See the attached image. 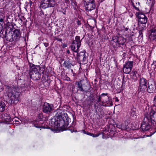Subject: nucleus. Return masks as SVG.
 Masks as SVG:
<instances>
[{
    "mask_svg": "<svg viewBox=\"0 0 156 156\" xmlns=\"http://www.w3.org/2000/svg\"><path fill=\"white\" fill-rule=\"evenodd\" d=\"M84 4L85 9L88 11H91L94 9L95 8V3H84Z\"/></svg>",
    "mask_w": 156,
    "mask_h": 156,
    "instance_id": "obj_13",
    "label": "nucleus"
},
{
    "mask_svg": "<svg viewBox=\"0 0 156 156\" xmlns=\"http://www.w3.org/2000/svg\"><path fill=\"white\" fill-rule=\"evenodd\" d=\"M75 47H76V46H75Z\"/></svg>",
    "mask_w": 156,
    "mask_h": 156,
    "instance_id": "obj_38",
    "label": "nucleus"
},
{
    "mask_svg": "<svg viewBox=\"0 0 156 156\" xmlns=\"http://www.w3.org/2000/svg\"><path fill=\"white\" fill-rule=\"evenodd\" d=\"M3 21V20L2 19H0V22H2Z\"/></svg>",
    "mask_w": 156,
    "mask_h": 156,
    "instance_id": "obj_34",
    "label": "nucleus"
},
{
    "mask_svg": "<svg viewBox=\"0 0 156 156\" xmlns=\"http://www.w3.org/2000/svg\"><path fill=\"white\" fill-rule=\"evenodd\" d=\"M156 89L155 84L153 81H151L149 82L147 91L150 93H153L154 92Z\"/></svg>",
    "mask_w": 156,
    "mask_h": 156,
    "instance_id": "obj_11",
    "label": "nucleus"
},
{
    "mask_svg": "<svg viewBox=\"0 0 156 156\" xmlns=\"http://www.w3.org/2000/svg\"><path fill=\"white\" fill-rule=\"evenodd\" d=\"M77 24L79 25H80L81 24V23L80 21H77Z\"/></svg>",
    "mask_w": 156,
    "mask_h": 156,
    "instance_id": "obj_30",
    "label": "nucleus"
},
{
    "mask_svg": "<svg viewBox=\"0 0 156 156\" xmlns=\"http://www.w3.org/2000/svg\"><path fill=\"white\" fill-rule=\"evenodd\" d=\"M31 70L32 71V73H36L38 72V69L35 67L34 66L32 68Z\"/></svg>",
    "mask_w": 156,
    "mask_h": 156,
    "instance_id": "obj_22",
    "label": "nucleus"
},
{
    "mask_svg": "<svg viewBox=\"0 0 156 156\" xmlns=\"http://www.w3.org/2000/svg\"><path fill=\"white\" fill-rule=\"evenodd\" d=\"M44 45L46 47H47L48 46V44L47 43H45L44 44Z\"/></svg>",
    "mask_w": 156,
    "mask_h": 156,
    "instance_id": "obj_33",
    "label": "nucleus"
},
{
    "mask_svg": "<svg viewBox=\"0 0 156 156\" xmlns=\"http://www.w3.org/2000/svg\"><path fill=\"white\" fill-rule=\"evenodd\" d=\"M55 4V0H42L41 6L44 9L48 7H53Z\"/></svg>",
    "mask_w": 156,
    "mask_h": 156,
    "instance_id": "obj_4",
    "label": "nucleus"
},
{
    "mask_svg": "<svg viewBox=\"0 0 156 156\" xmlns=\"http://www.w3.org/2000/svg\"><path fill=\"white\" fill-rule=\"evenodd\" d=\"M78 87L79 88V90L80 91H82L83 90L82 87V84L80 82H79L78 84Z\"/></svg>",
    "mask_w": 156,
    "mask_h": 156,
    "instance_id": "obj_24",
    "label": "nucleus"
},
{
    "mask_svg": "<svg viewBox=\"0 0 156 156\" xmlns=\"http://www.w3.org/2000/svg\"><path fill=\"white\" fill-rule=\"evenodd\" d=\"M12 39H8V40L9 41H17L20 38V34L19 30L17 29H16L13 31L12 33Z\"/></svg>",
    "mask_w": 156,
    "mask_h": 156,
    "instance_id": "obj_8",
    "label": "nucleus"
},
{
    "mask_svg": "<svg viewBox=\"0 0 156 156\" xmlns=\"http://www.w3.org/2000/svg\"><path fill=\"white\" fill-rule=\"evenodd\" d=\"M66 2H68L69 1V0H64ZM71 1H73V0H71Z\"/></svg>",
    "mask_w": 156,
    "mask_h": 156,
    "instance_id": "obj_35",
    "label": "nucleus"
},
{
    "mask_svg": "<svg viewBox=\"0 0 156 156\" xmlns=\"http://www.w3.org/2000/svg\"><path fill=\"white\" fill-rule=\"evenodd\" d=\"M100 135V134H93V135L92 136L94 137H96Z\"/></svg>",
    "mask_w": 156,
    "mask_h": 156,
    "instance_id": "obj_27",
    "label": "nucleus"
},
{
    "mask_svg": "<svg viewBox=\"0 0 156 156\" xmlns=\"http://www.w3.org/2000/svg\"><path fill=\"white\" fill-rule=\"evenodd\" d=\"M147 22V18H145L144 19H140L139 20V23L141 24H145Z\"/></svg>",
    "mask_w": 156,
    "mask_h": 156,
    "instance_id": "obj_18",
    "label": "nucleus"
},
{
    "mask_svg": "<svg viewBox=\"0 0 156 156\" xmlns=\"http://www.w3.org/2000/svg\"><path fill=\"white\" fill-rule=\"evenodd\" d=\"M149 38L152 42H156V29H153L151 30V33Z\"/></svg>",
    "mask_w": 156,
    "mask_h": 156,
    "instance_id": "obj_12",
    "label": "nucleus"
},
{
    "mask_svg": "<svg viewBox=\"0 0 156 156\" xmlns=\"http://www.w3.org/2000/svg\"><path fill=\"white\" fill-rule=\"evenodd\" d=\"M132 5L133 7L136 10H138L139 8L137 6L139 5V3L138 2V0H131Z\"/></svg>",
    "mask_w": 156,
    "mask_h": 156,
    "instance_id": "obj_16",
    "label": "nucleus"
},
{
    "mask_svg": "<svg viewBox=\"0 0 156 156\" xmlns=\"http://www.w3.org/2000/svg\"><path fill=\"white\" fill-rule=\"evenodd\" d=\"M136 15L138 17L139 20L140 19H144L147 17L144 14H142L140 12H136Z\"/></svg>",
    "mask_w": 156,
    "mask_h": 156,
    "instance_id": "obj_17",
    "label": "nucleus"
},
{
    "mask_svg": "<svg viewBox=\"0 0 156 156\" xmlns=\"http://www.w3.org/2000/svg\"><path fill=\"white\" fill-rule=\"evenodd\" d=\"M147 80L143 78H140L139 80V86L138 90L139 91H145L147 89Z\"/></svg>",
    "mask_w": 156,
    "mask_h": 156,
    "instance_id": "obj_7",
    "label": "nucleus"
},
{
    "mask_svg": "<svg viewBox=\"0 0 156 156\" xmlns=\"http://www.w3.org/2000/svg\"><path fill=\"white\" fill-rule=\"evenodd\" d=\"M77 45H78L77 43H75V44H73V41L72 43V45L71 46V49L72 51H73L76 52V50L77 49L76 47H75V46H76Z\"/></svg>",
    "mask_w": 156,
    "mask_h": 156,
    "instance_id": "obj_20",
    "label": "nucleus"
},
{
    "mask_svg": "<svg viewBox=\"0 0 156 156\" xmlns=\"http://www.w3.org/2000/svg\"><path fill=\"white\" fill-rule=\"evenodd\" d=\"M67 53H70V51H69V50H68L67 51Z\"/></svg>",
    "mask_w": 156,
    "mask_h": 156,
    "instance_id": "obj_36",
    "label": "nucleus"
},
{
    "mask_svg": "<svg viewBox=\"0 0 156 156\" xmlns=\"http://www.w3.org/2000/svg\"><path fill=\"white\" fill-rule=\"evenodd\" d=\"M112 40L119 45L124 44L126 41V39L121 36H114L112 38Z\"/></svg>",
    "mask_w": 156,
    "mask_h": 156,
    "instance_id": "obj_10",
    "label": "nucleus"
},
{
    "mask_svg": "<svg viewBox=\"0 0 156 156\" xmlns=\"http://www.w3.org/2000/svg\"><path fill=\"white\" fill-rule=\"evenodd\" d=\"M73 44H75V43H77L78 45H77V49L76 51V52L78 53L79 51V49L81 45V40H80V37L79 36H76L75 37V39L73 40Z\"/></svg>",
    "mask_w": 156,
    "mask_h": 156,
    "instance_id": "obj_14",
    "label": "nucleus"
},
{
    "mask_svg": "<svg viewBox=\"0 0 156 156\" xmlns=\"http://www.w3.org/2000/svg\"><path fill=\"white\" fill-rule=\"evenodd\" d=\"M87 134L92 136L93 135V133H89Z\"/></svg>",
    "mask_w": 156,
    "mask_h": 156,
    "instance_id": "obj_31",
    "label": "nucleus"
},
{
    "mask_svg": "<svg viewBox=\"0 0 156 156\" xmlns=\"http://www.w3.org/2000/svg\"><path fill=\"white\" fill-rule=\"evenodd\" d=\"M156 122V112L151 108H148V112H145L143 122L141 125V128L143 131L148 130L150 128L149 125V122Z\"/></svg>",
    "mask_w": 156,
    "mask_h": 156,
    "instance_id": "obj_1",
    "label": "nucleus"
},
{
    "mask_svg": "<svg viewBox=\"0 0 156 156\" xmlns=\"http://www.w3.org/2000/svg\"><path fill=\"white\" fill-rule=\"evenodd\" d=\"M5 105L4 102L0 101V112H2L4 110Z\"/></svg>",
    "mask_w": 156,
    "mask_h": 156,
    "instance_id": "obj_19",
    "label": "nucleus"
},
{
    "mask_svg": "<svg viewBox=\"0 0 156 156\" xmlns=\"http://www.w3.org/2000/svg\"><path fill=\"white\" fill-rule=\"evenodd\" d=\"M5 37L7 40L8 41H9L8 40L9 39H10V38H11V39H12V34H7L5 36Z\"/></svg>",
    "mask_w": 156,
    "mask_h": 156,
    "instance_id": "obj_23",
    "label": "nucleus"
},
{
    "mask_svg": "<svg viewBox=\"0 0 156 156\" xmlns=\"http://www.w3.org/2000/svg\"><path fill=\"white\" fill-rule=\"evenodd\" d=\"M53 105L45 102L43 106V112L45 113H49L53 109Z\"/></svg>",
    "mask_w": 156,
    "mask_h": 156,
    "instance_id": "obj_9",
    "label": "nucleus"
},
{
    "mask_svg": "<svg viewBox=\"0 0 156 156\" xmlns=\"http://www.w3.org/2000/svg\"><path fill=\"white\" fill-rule=\"evenodd\" d=\"M30 75L31 78H33L34 80H39L41 77L40 73L39 72H37L36 73H30Z\"/></svg>",
    "mask_w": 156,
    "mask_h": 156,
    "instance_id": "obj_15",
    "label": "nucleus"
},
{
    "mask_svg": "<svg viewBox=\"0 0 156 156\" xmlns=\"http://www.w3.org/2000/svg\"><path fill=\"white\" fill-rule=\"evenodd\" d=\"M153 64L156 66V61H154L153 62Z\"/></svg>",
    "mask_w": 156,
    "mask_h": 156,
    "instance_id": "obj_29",
    "label": "nucleus"
},
{
    "mask_svg": "<svg viewBox=\"0 0 156 156\" xmlns=\"http://www.w3.org/2000/svg\"><path fill=\"white\" fill-rule=\"evenodd\" d=\"M154 105L156 107V96L154 97Z\"/></svg>",
    "mask_w": 156,
    "mask_h": 156,
    "instance_id": "obj_26",
    "label": "nucleus"
},
{
    "mask_svg": "<svg viewBox=\"0 0 156 156\" xmlns=\"http://www.w3.org/2000/svg\"><path fill=\"white\" fill-rule=\"evenodd\" d=\"M64 113L62 110L58 109L57 110V113L55 115L54 122L55 129H58V128H60L65 122L64 119L63 118Z\"/></svg>",
    "mask_w": 156,
    "mask_h": 156,
    "instance_id": "obj_2",
    "label": "nucleus"
},
{
    "mask_svg": "<svg viewBox=\"0 0 156 156\" xmlns=\"http://www.w3.org/2000/svg\"><path fill=\"white\" fill-rule=\"evenodd\" d=\"M1 31H0V37H1Z\"/></svg>",
    "mask_w": 156,
    "mask_h": 156,
    "instance_id": "obj_37",
    "label": "nucleus"
},
{
    "mask_svg": "<svg viewBox=\"0 0 156 156\" xmlns=\"http://www.w3.org/2000/svg\"><path fill=\"white\" fill-rule=\"evenodd\" d=\"M35 127H36L37 128H41V126H37L35 125Z\"/></svg>",
    "mask_w": 156,
    "mask_h": 156,
    "instance_id": "obj_32",
    "label": "nucleus"
},
{
    "mask_svg": "<svg viewBox=\"0 0 156 156\" xmlns=\"http://www.w3.org/2000/svg\"><path fill=\"white\" fill-rule=\"evenodd\" d=\"M95 3L94 0H84V3Z\"/></svg>",
    "mask_w": 156,
    "mask_h": 156,
    "instance_id": "obj_21",
    "label": "nucleus"
},
{
    "mask_svg": "<svg viewBox=\"0 0 156 156\" xmlns=\"http://www.w3.org/2000/svg\"><path fill=\"white\" fill-rule=\"evenodd\" d=\"M107 94H102L99 96L98 101L100 102L103 100V105H106V106H109V104L110 103V101L109 100V97L107 96Z\"/></svg>",
    "mask_w": 156,
    "mask_h": 156,
    "instance_id": "obj_6",
    "label": "nucleus"
},
{
    "mask_svg": "<svg viewBox=\"0 0 156 156\" xmlns=\"http://www.w3.org/2000/svg\"><path fill=\"white\" fill-rule=\"evenodd\" d=\"M4 89V86L2 82H0V92L3 90Z\"/></svg>",
    "mask_w": 156,
    "mask_h": 156,
    "instance_id": "obj_25",
    "label": "nucleus"
},
{
    "mask_svg": "<svg viewBox=\"0 0 156 156\" xmlns=\"http://www.w3.org/2000/svg\"><path fill=\"white\" fill-rule=\"evenodd\" d=\"M20 94V93L18 92L17 89L13 88L9 89L8 95L12 103H17L19 101V98Z\"/></svg>",
    "mask_w": 156,
    "mask_h": 156,
    "instance_id": "obj_3",
    "label": "nucleus"
},
{
    "mask_svg": "<svg viewBox=\"0 0 156 156\" xmlns=\"http://www.w3.org/2000/svg\"><path fill=\"white\" fill-rule=\"evenodd\" d=\"M3 29V27L2 25L0 23V31H2Z\"/></svg>",
    "mask_w": 156,
    "mask_h": 156,
    "instance_id": "obj_28",
    "label": "nucleus"
},
{
    "mask_svg": "<svg viewBox=\"0 0 156 156\" xmlns=\"http://www.w3.org/2000/svg\"><path fill=\"white\" fill-rule=\"evenodd\" d=\"M133 66V61H128L126 62L123 68V72L126 74L129 73L132 70Z\"/></svg>",
    "mask_w": 156,
    "mask_h": 156,
    "instance_id": "obj_5",
    "label": "nucleus"
}]
</instances>
